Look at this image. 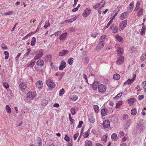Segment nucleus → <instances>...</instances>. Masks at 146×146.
<instances>
[{"instance_id": "nucleus-47", "label": "nucleus", "mask_w": 146, "mask_h": 146, "mask_svg": "<svg viewBox=\"0 0 146 146\" xmlns=\"http://www.w3.org/2000/svg\"><path fill=\"white\" fill-rule=\"evenodd\" d=\"M94 110L96 113H98L99 111V109L98 106L97 105H94Z\"/></svg>"}, {"instance_id": "nucleus-20", "label": "nucleus", "mask_w": 146, "mask_h": 146, "mask_svg": "<svg viewBox=\"0 0 146 146\" xmlns=\"http://www.w3.org/2000/svg\"><path fill=\"white\" fill-rule=\"evenodd\" d=\"M66 63L65 62L62 61L59 67V69L60 70H63L66 66Z\"/></svg>"}, {"instance_id": "nucleus-58", "label": "nucleus", "mask_w": 146, "mask_h": 146, "mask_svg": "<svg viewBox=\"0 0 146 146\" xmlns=\"http://www.w3.org/2000/svg\"><path fill=\"white\" fill-rule=\"evenodd\" d=\"M50 26V24L49 23V21L46 23V24L44 25V27L45 29L46 28Z\"/></svg>"}, {"instance_id": "nucleus-52", "label": "nucleus", "mask_w": 146, "mask_h": 146, "mask_svg": "<svg viewBox=\"0 0 146 146\" xmlns=\"http://www.w3.org/2000/svg\"><path fill=\"white\" fill-rule=\"evenodd\" d=\"M140 4L138 2H137L136 7L135 8V10L137 11L139 8Z\"/></svg>"}, {"instance_id": "nucleus-32", "label": "nucleus", "mask_w": 146, "mask_h": 146, "mask_svg": "<svg viewBox=\"0 0 146 146\" xmlns=\"http://www.w3.org/2000/svg\"><path fill=\"white\" fill-rule=\"evenodd\" d=\"M137 113L136 110L135 108H133L131 110V113L133 115H135Z\"/></svg>"}, {"instance_id": "nucleus-19", "label": "nucleus", "mask_w": 146, "mask_h": 146, "mask_svg": "<svg viewBox=\"0 0 146 146\" xmlns=\"http://www.w3.org/2000/svg\"><path fill=\"white\" fill-rule=\"evenodd\" d=\"M107 113L108 110L106 108L102 109L101 111V114L103 116L106 115H107Z\"/></svg>"}, {"instance_id": "nucleus-61", "label": "nucleus", "mask_w": 146, "mask_h": 146, "mask_svg": "<svg viewBox=\"0 0 146 146\" xmlns=\"http://www.w3.org/2000/svg\"><path fill=\"white\" fill-rule=\"evenodd\" d=\"M113 21L112 19H111L107 25V26L109 27L110 25L111 26L113 24H112Z\"/></svg>"}, {"instance_id": "nucleus-37", "label": "nucleus", "mask_w": 146, "mask_h": 146, "mask_svg": "<svg viewBox=\"0 0 146 146\" xmlns=\"http://www.w3.org/2000/svg\"><path fill=\"white\" fill-rule=\"evenodd\" d=\"M37 140L38 141L37 143L38 146H42V140L41 139L38 137V138Z\"/></svg>"}, {"instance_id": "nucleus-49", "label": "nucleus", "mask_w": 146, "mask_h": 146, "mask_svg": "<svg viewBox=\"0 0 146 146\" xmlns=\"http://www.w3.org/2000/svg\"><path fill=\"white\" fill-rule=\"evenodd\" d=\"M143 9L142 8H141L139 9V11H138V14L139 16H141L143 14Z\"/></svg>"}, {"instance_id": "nucleus-21", "label": "nucleus", "mask_w": 146, "mask_h": 146, "mask_svg": "<svg viewBox=\"0 0 146 146\" xmlns=\"http://www.w3.org/2000/svg\"><path fill=\"white\" fill-rule=\"evenodd\" d=\"M123 53V50L122 48L119 47L117 49V54L118 55L120 56Z\"/></svg>"}, {"instance_id": "nucleus-62", "label": "nucleus", "mask_w": 146, "mask_h": 146, "mask_svg": "<svg viewBox=\"0 0 146 146\" xmlns=\"http://www.w3.org/2000/svg\"><path fill=\"white\" fill-rule=\"evenodd\" d=\"M113 21L112 19H111L107 25V26L109 27L110 25L111 26L113 24H112Z\"/></svg>"}, {"instance_id": "nucleus-60", "label": "nucleus", "mask_w": 146, "mask_h": 146, "mask_svg": "<svg viewBox=\"0 0 146 146\" xmlns=\"http://www.w3.org/2000/svg\"><path fill=\"white\" fill-rule=\"evenodd\" d=\"M79 135V133H77L74 134V140L76 139L77 137Z\"/></svg>"}, {"instance_id": "nucleus-7", "label": "nucleus", "mask_w": 146, "mask_h": 146, "mask_svg": "<svg viewBox=\"0 0 146 146\" xmlns=\"http://www.w3.org/2000/svg\"><path fill=\"white\" fill-rule=\"evenodd\" d=\"M35 84L36 87L39 89H42L43 87V83L40 80H38L36 82Z\"/></svg>"}, {"instance_id": "nucleus-35", "label": "nucleus", "mask_w": 146, "mask_h": 146, "mask_svg": "<svg viewBox=\"0 0 146 146\" xmlns=\"http://www.w3.org/2000/svg\"><path fill=\"white\" fill-rule=\"evenodd\" d=\"M89 60V59L88 57H86L84 60V63L85 64H87Z\"/></svg>"}, {"instance_id": "nucleus-14", "label": "nucleus", "mask_w": 146, "mask_h": 146, "mask_svg": "<svg viewBox=\"0 0 146 146\" xmlns=\"http://www.w3.org/2000/svg\"><path fill=\"white\" fill-rule=\"evenodd\" d=\"M127 12H124L121 14L119 17V18L121 20H123L127 17Z\"/></svg>"}, {"instance_id": "nucleus-24", "label": "nucleus", "mask_w": 146, "mask_h": 146, "mask_svg": "<svg viewBox=\"0 0 146 146\" xmlns=\"http://www.w3.org/2000/svg\"><path fill=\"white\" fill-rule=\"evenodd\" d=\"M78 110L77 108L73 107L71 109V113L73 115H74L76 113V111Z\"/></svg>"}, {"instance_id": "nucleus-34", "label": "nucleus", "mask_w": 146, "mask_h": 146, "mask_svg": "<svg viewBox=\"0 0 146 146\" xmlns=\"http://www.w3.org/2000/svg\"><path fill=\"white\" fill-rule=\"evenodd\" d=\"M6 110L7 112L8 113H10L11 111V110L8 105H6Z\"/></svg>"}, {"instance_id": "nucleus-22", "label": "nucleus", "mask_w": 146, "mask_h": 146, "mask_svg": "<svg viewBox=\"0 0 146 146\" xmlns=\"http://www.w3.org/2000/svg\"><path fill=\"white\" fill-rule=\"evenodd\" d=\"M111 138L113 141H116L117 139V135L115 133H113L111 135Z\"/></svg>"}, {"instance_id": "nucleus-28", "label": "nucleus", "mask_w": 146, "mask_h": 146, "mask_svg": "<svg viewBox=\"0 0 146 146\" xmlns=\"http://www.w3.org/2000/svg\"><path fill=\"white\" fill-rule=\"evenodd\" d=\"M106 36L105 35H103L101 36L100 38V42L101 43H104V40L106 38Z\"/></svg>"}, {"instance_id": "nucleus-1", "label": "nucleus", "mask_w": 146, "mask_h": 146, "mask_svg": "<svg viewBox=\"0 0 146 146\" xmlns=\"http://www.w3.org/2000/svg\"><path fill=\"white\" fill-rule=\"evenodd\" d=\"M46 84L48 86V89L50 90H51L55 88V84L51 80L48 79L46 81Z\"/></svg>"}, {"instance_id": "nucleus-30", "label": "nucleus", "mask_w": 146, "mask_h": 146, "mask_svg": "<svg viewBox=\"0 0 146 146\" xmlns=\"http://www.w3.org/2000/svg\"><path fill=\"white\" fill-rule=\"evenodd\" d=\"M85 145L86 146H91L92 143L90 141L87 140L85 142Z\"/></svg>"}, {"instance_id": "nucleus-36", "label": "nucleus", "mask_w": 146, "mask_h": 146, "mask_svg": "<svg viewBox=\"0 0 146 146\" xmlns=\"http://www.w3.org/2000/svg\"><path fill=\"white\" fill-rule=\"evenodd\" d=\"M89 119L90 122L92 123H93L94 122L95 119H94V118L92 116V115H89Z\"/></svg>"}, {"instance_id": "nucleus-54", "label": "nucleus", "mask_w": 146, "mask_h": 146, "mask_svg": "<svg viewBox=\"0 0 146 146\" xmlns=\"http://www.w3.org/2000/svg\"><path fill=\"white\" fill-rule=\"evenodd\" d=\"M39 30V28L38 27L37 28V29L36 30V31H35L34 32H31V33H29V34H27V36H30L31 35H32V34H33V33H35L38 31Z\"/></svg>"}, {"instance_id": "nucleus-39", "label": "nucleus", "mask_w": 146, "mask_h": 146, "mask_svg": "<svg viewBox=\"0 0 146 146\" xmlns=\"http://www.w3.org/2000/svg\"><path fill=\"white\" fill-rule=\"evenodd\" d=\"M134 99L133 98H131L128 100V104H129V105L132 106L133 103L134 102Z\"/></svg>"}, {"instance_id": "nucleus-38", "label": "nucleus", "mask_w": 146, "mask_h": 146, "mask_svg": "<svg viewBox=\"0 0 146 146\" xmlns=\"http://www.w3.org/2000/svg\"><path fill=\"white\" fill-rule=\"evenodd\" d=\"M123 102L122 101H119L118 102L117 104V105L116 106V108H118L119 107H120L122 104Z\"/></svg>"}, {"instance_id": "nucleus-46", "label": "nucleus", "mask_w": 146, "mask_h": 146, "mask_svg": "<svg viewBox=\"0 0 146 146\" xmlns=\"http://www.w3.org/2000/svg\"><path fill=\"white\" fill-rule=\"evenodd\" d=\"M73 59L72 58H70L68 60V63L70 65L72 64L73 63Z\"/></svg>"}, {"instance_id": "nucleus-8", "label": "nucleus", "mask_w": 146, "mask_h": 146, "mask_svg": "<svg viewBox=\"0 0 146 146\" xmlns=\"http://www.w3.org/2000/svg\"><path fill=\"white\" fill-rule=\"evenodd\" d=\"M43 55V53L42 52H40V51H38L36 54L34 58V59L35 60L37 59L38 58H40Z\"/></svg>"}, {"instance_id": "nucleus-16", "label": "nucleus", "mask_w": 146, "mask_h": 146, "mask_svg": "<svg viewBox=\"0 0 146 146\" xmlns=\"http://www.w3.org/2000/svg\"><path fill=\"white\" fill-rule=\"evenodd\" d=\"M143 127L141 124H138L136 126V129L138 131H142L143 129Z\"/></svg>"}, {"instance_id": "nucleus-53", "label": "nucleus", "mask_w": 146, "mask_h": 146, "mask_svg": "<svg viewBox=\"0 0 146 146\" xmlns=\"http://www.w3.org/2000/svg\"><path fill=\"white\" fill-rule=\"evenodd\" d=\"M14 13V12L13 11H8L6 12L5 13V15H9L11 14H13Z\"/></svg>"}, {"instance_id": "nucleus-15", "label": "nucleus", "mask_w": 146, "mask_h": 146, "mask_svg": "<svg viewBox=\"0 0 146 146\" xmlns=\"http://www.w3.org/2000/svg\"><path fill=\"white\" fill-rule=\"evenodd\" d=\"M68 52L67 50H60L59 53V56H63L66 55L67 52Z\"/></svg>"}, {"instance_id": "nucleus-11", "label": "nucleus", "mask_w": 146, "mask_h": 146, "mask_svg": "<svg viewBox=\"0 0 146 146\" xmlns=\"http://www.w3.org/2000/svg\"><path fill=\"white\" fill-rule=\"evenodd\" d=\"M104 43H101V42H99L96 48V50L97 51H100L104 46Z\"/></svg>"}, {"instance_id": "nucleus-12", "label": "nucleus", "mask_w": 146, "mask_h": 146, "mask_svg": "<svg viewBox=\"0 0 146 146\" xmlns=\"http://www.w3.org/2000/svg\"><path fill=\"white\" fill-rule=\"evenodd\" d=\"M134 7V2H131L128 5V13L131 12L133 9Z\"/></svg>"}, {"instance_id": "nucleus-56", "label": "nucleus", "mask_w": 146, "mask_h": 146, "mask_svg": "<svg viewBox=\"0 0 146 146\" xmlns=\"http://www.w3.org/2000/svg\"><path fill=\"white\" fill-rule=\"evenodd\" d=\"M69 119L71 122L70 124H72L74 120L71 117V115L70 113L69 114Z\"/></svg>"}, {"instance_id": "nucleus-5", "label": "nucleus", "mask_w": 146, "mask_h": 146, "mask_svg": "<svg viewBox=\"0 0 146 146\" xmlns=\"http://www.w3.org/2000/svg\"><path fill=\"white\" fill-rule=\"evenodd\" d=\"M124 61V57L123 56H119L117 59L116 63L118 65L121 64L123 63Z\"/></svg>"}, {"instance_id": "nucleus-51", "label": "nucleus", "mask_w": 146, "mask_h": 146, "mask_svg": "<svg viewBox=\"0 0 146 146\" xmlns=\"http://www.w3.org/2000/svg\"><path fill=\"white\" fill-rule=\"evenodd\" d=\"M3 86L6 88H8L9 87V85L8 83L6 82H4L3 83Z\"/></svg>"}, {"instance_id": "nucleus-4", "label": "nucleus", "mask_w": 146, "mask_h": 146, "mask_svg": "<svg viewBox=\"0 0 146 146\" xmlns=\"http://www.w3.org/2000/svg\"><path fill=\"white\" fill-rule=\"evenodd\" d=\"M110 30H111L113 33H115L117 32L118 28L117 26L114 25V24H112L110 26Z\"/></svg>"}, {"instance_id": "nucleus-13", "label": "nucleus", "mask_w": 146, "mask_h": 146, "mask_svg": "<svg viewBox=\"0 0 146 146\" xmlns=\"http://www.w3.org/2000/svg\"><path fill=\"white\" fill-rule=\"evenodd\" d=\"M110 122L108 120H105L103 121V126L104 127L108 128L110 127Z\"/></svg>"}, {"instance_id": "nucleus-59", "label": "nucleus", "mask_w": 146, "mask_h": 146, "mask_svg": "<svg viewBox=\"0 0 146 146\" xmlns=\"http://www.w3.org/2000/svg\"><path fill=\"white\" fill-rule=\"evenodd\" d=\"M98 34L96 32L94 33L91 34V36L95 38L97 36Z\"/></svg>"}, {"instance_id": "nucleus-63", "label": "nucleus", "mask_w": 146, "mask_h": 146, "mask_svg": "<svg viewBox=\"0 0 146 146\" xmlns=\"http://www.w3.org/2000/svg\"><path fill=\"white\" fill-rule=\"evenodd\" d=\"M144 98V96L143 95H139L138 96V99L139 100H141Z\"/></svg>"}, {"instance_id": "nucleus-2", "label": "nucleus", "mask_w": 146, "mask_h": 146, "mask_svg": "<svg viewBox=\"0 0 146 146\" xmlns=\"http://www.w3.org/2000/svg\"><path fill=\"white\" fill-rule=\"evenodd\" d=\"M98 89L99 93H104L106 90V88L104 85L100 84L98 86Z\"/></svg>"}, {"instance_id": "nucleus-50", "label": "nucleus", "mask_w": 146, "mask_h": 146, "mask_svg": "<svg viewBox=\"0 0 146 146\" xmlns=\"http://www.w3.org/2000/svg\"><path fill=\"white\" fill-rule=\"evenodd\" d=\"M65 92L63 88H62L60 91L59 95L60 96H62V95L64 94Z\"/></svg>"}, {"instance_id": "nucleus-44", "label": "nucleus", "mask_w": 146, "mask_h": 146, "mask_svg": "<svg viewBox=\"0 0 146 146\" xmlns=\"http://www.w3.org/2000/svg\"><path fill=\"white\" fill-rule=\"evenodd\" d=\"M146 58V54H145V53L143 54L141 57L140 60L141 61H143Z\"/></svg>"}, {"instance_id": "nucleus-17", "label": "nucleus", "mask_w": 146, "mask_h": 146, "mask_svg": "<svg viewBox=\"0 0 146 146\" xmlns=\"http://www.w3.org/2000/svg\"><path fill=\"white\" fill-rule=\"evenodd\" d=\"M136 77V74H134L131 79H128V84H131L135 81Z\"/></svg>"}, {"instance_id": "nucleus-9", "label": "nucleus", "mask_w": 146, "mask_h": 146, "mask_svg": "<svg viewBox=\"0 0 146 146\" xmlns=\"http://www.w3.org/2000/svg\"><path fill=\"white\" fill-rule=\"evenodd\" d=\"M99 82L98 81H94L92 85V88L94 90H97L98 86L99 85Z\"/></svg>"}, {"instance_id": "nucleus-6", "label": "nucleus", "mask_w": 146, "mask_h": 146, "mask_svg": "<svg viewBox=\"0 0 146 146\" xmlns=\"http://www.w3.org/2000/svg\"><path fill=\"white\" fill-rule=\"evenodd\" d=\"M35 97V94L33 92H28L27 94V99H33Z\"/></svg>"}, {"instance_id": "nucleus-43", "label": "nucleus", "mask_w": 146, "mask_h": 146, "mask_svg": "<svg viewBox=\"0 0 146 146\" xmlns=\"http://www.w3.org/2000/svg\"><path fill=\"white\" fill-rule=\"evenodd\" d=\"M85 12L86 15L87 14L88 15L91 13V9L89 8H87L85 10Z\"/></svg>"}, {"instance_id": "nucleus-64", "label": "nucleus", "mask_w": 146, "mask_h": 146, "mask_svg": "<svg viewBox=\"0 0 146 146\" xmlns=\"http://www.w3.org/2000/svg\"><path fill=\"white\" fill-rule=\"evenodd\" d=\"M122 95V93H119L117 94L115 97V98H117L120 97Z\"/></svg>"}, {"instance_id": "nucleus-3", "label": "nucleus", "mask_w": 146, "mask_h": 146, "mask_svg": "<svg viewBox=\"0 0 146 146\" xmlns=\"http://www.w3.org/2000/svg\"><path fill=\"white\" fill-rule=\"evenodd\" d=\"M127 23V20H125L122 21L119 24V30L120 31L123 30L126 26Z\"/></svg>"}, {"instance_id": "nucleus-25", "label": "nucleus", "mask_w": 146, "mask_h": 146, "mask_svg": "<svg viewBox=\"0 0 146 146\" xmlns=\"http://www.w3.org/2000/svg\"><path fill=\"white\" fill-rule=\"evenodd\" d=\"M145 30L146 28L145 26H143L140 33V34L142 35H144L145 34Z\"/></svg>"}, {"instance_id": "nucleus-45", "label": "nucleus", "mask_w": 146, "mask_h": 146, "mask_svg": "<svg viewBox=\"0 0 146 146\" xmlns=\"http://www.w3.org/2000/svg\"><path fill=\"white\" fill-rule=\"evenodd\" d=\"M4 53L5 55V58L6 59H7L8 58L9 54L8 52L7 51H5L4 52Z\"/></svg>"}, {"instance_id": "nucleus-41", "label": "nucleus", "mask_w": 146, "mask_h": 146, "mask_svg": "<svg viewBox=\"0 0 146 146\" xmlns=\"http://www.w3.org/2000/svg\"><path fill=\"white\" fill-rule=\"evenodd\" d=\"M78 98V97L77 96L74 95L71 96V99L72 100V101H76Z\"/></svg>"}, {"instance_id": "nucleus-57", "label": "nucleus", "mask_w": 146, "mask_h": 146, "mask_svg": "<svg viewBox=\"0 0 146 146\" xmlns=\"http://www.w3.org/2000/svg\"><path fill=\"white\" fill-rule=\"evenodd\" d=\"M21 112L23 113H26L28 112V110L27 108H24L21 110Z\"/></svg>"}, {"instance_id": "nucleus-10", "label": "nucleus", "mask_w": 146, "mask_h": 146, "mask_svg": "<svg viewBox=\"0 0 146 146\" xmlns=\"http://www.w3.org/2000/svg\"><path fill=\"white\" fill-rule=\"evenodd\" d=\"M20 89L22 90H25L27 88L26 84L24 82L21 83L19 85Z\"/></svg>"}, {"instance_id": "nucleus-31", "label": "nucleus", "mask_w": 146, "mask_h": 146, "mask_svg": "<svg viewBox=\"0 0 146 146\" xmlns=\"http://www.w3.org/2000/svg\"><path fill=\"white\" fill-rule=\"evenodd\" d=\"M36 40V39L35 37H33L32 38L31 43V44L32 46H34L35 45Z\"/></svg>"}, {"instance_id": "nucleus-55", "label": "nucleus", "mask_w": 146, "mask_h": 146, "mask_svg": "<svg viewBox=\"0 0 146 146\" xmlns=\"http://www.w3.org/2000/svg\"><path fill=\"white\" fill-rule=\"evenodd\" d=\"M35 64V62H31L30 64L28 65V67H33L34 65Z\"/></svg>"}, {"instance_id": "nucleus-26", "label": "nucleus", "mask_w": 146, "mask_h": 146, "mask_svg": "<svg viewBox=\"0 0 146 146\" xmlns=\"http://www.w3.org/2000/svg\"><path fill=\"white\" fill-rule=\"evenodd\" d=\"M44 64V62L42 60H38L36 62V64L39 66H42Z\"/></svg>"}, {"instance_id": "nucleus-40", "label": "nucleus", "mask_w": 146, "mask_h": 146, "mask_svg": "<svg viewBox=\"0 0 146 146\" xmlns=\"http://www.w3.org/2000/svg\"><path fill=\"white\" fill-rule=\"evenodd\" d=\"M116 38L119 42H122L123 40V38L118 35L116 36Z\"/></svg>"}, {"instance_id": "nucleus-29", "label": "nucleus", "mask_w": 146, "mask_h": 146, "mask_svg": "<svg viewBox=\"0 0 146 146\" xmlns=\"http://www.w3.org/2000/svg\"><path fill=\"white\" fill-rule=\"evenodd\" d=\"M113 77L114 79L117 80L119 79L120 76L118 74H115L113 75Z\"/></svg>"}, {"instance_id": "nucleus-48", "label": "nucleus", "mask_w": 146, "mask_h": 146, "mask_svg": "<svg viewBox=\"0 0 146 146\" xmlns=\"http://www.w3.org/2000/svg\"><path fill=\"white\" fill-rule=\"evenodd\" d=\"M27 52L24 55V56L27 57L28 55L31 51V49L30 48H28L27 49Z\"/></svg>"}, {"instance_id": "nucleus-23", "label": "nucleus", "mask_w": 146, "mask_h": 146, "mask_svg": "<svg viewBox=\"0 0 146 146\" xmlns=\"http://www.w3.org/2000/svg\"><path fill=\"white\" fill-rule=\"evenodd\" d=\"M67 35V33H65L61 34L59 37V38L60 40H63L66 37Z\"/></svg>"}, {"instance_id": "nucleus-18", "label": "nucleus", "mask_w": 146, "mask_h": 146, "mask_svg": "<svg viewBox=\"0 0 146 146\" xmlns=\"http://www.w3.org/2000/svg\"><path fill=\"white\" fill-rule=\"evenodd\" d=\"M51 57L52 56L51 55H48L44 58V60L47 62H50L51 60Z\"/></svg>"}, {"instance_id": "nucleus-33", "label": "nucleus", "mask_w": 146, "mask_h": 146, "mask_svg": "<svg viewBox=\"0 0 146 146\" xmlns=\"http://www.w3.org/2000/svg\"><path fill=\"white\" fill-rule=\"evenodd\" d=\"M107 136L106 135H104L102 137V140L103 143L106 142L107 141Z\"/></svg>"}, {"instance_id": "nucleus-27", "label": "nucleus", "mask_w": 146, "mask_h": 146, "mask_svg": "<svg viewBox=\"0 0 146 146\" xmlns=\"http://www.w3.org/2000/svg\"><path fill=\"white\" fill-rule=\"evenodd\" d=\"M105 4V1L104 0H102L100 3H98L99 6V9H101L102 7H104Z\"/></svg>"}, {"instance_id": "nucleus-42", "label": "nucleus", "mask_w": 146, "mask_h": 146, "mask_svg": "<svg viewBox=\"0 0 146 146\" xmlns=\"http://www.w3.org/2000/svg\"><path fill=\"white\" fill-rule=\"evenodd\" d=\"M89 132L90 130L89 129L86 132L84 133V134L83 135L84 137L85 138H86L88 137L89 136L88 133Z\"/></svg>"}]
</instances>
